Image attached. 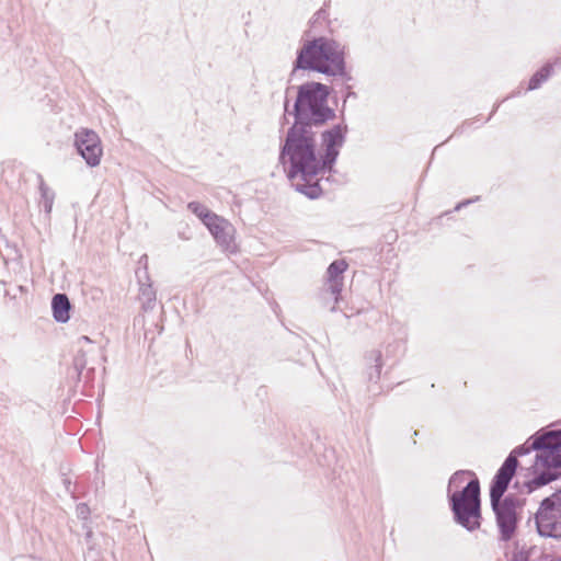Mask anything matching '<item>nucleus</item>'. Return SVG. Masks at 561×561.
I'll list each match as a JSON object with an SVG mask.
<instances>
[{"label":"nucleus","mask_w":561,"mask_h":561,"mask_svg":"<svg viewBox=\"0 0 561 561\" xmlns=\"http://www.w3.org/2000/svg\"><path fill=\"white\" fill-rule=\"evenodd\" d=\"M317 128L291 125L280 147L279 161L285 167L287 161V176L289 180L300 178H316L324 173L320 157L317 152Z\"/></svg>","instance_id":"nucleus-1"},{"label":"nucleus","mask_w":561,"mask_h":561,"mask_svg":"<svg viewBox=\"0 0 561 561\" xmlns=\"http://www.w3.org/2000/svg\"><path fill=\"white\" fill-rule=\"evenodd\" d=\"M300 70H312L327 76L352 79L346 72L345 46L325 36L306 41L297 50L289 81L295 80Z\"/></svg>","instance_id":"nucleus-2"},{"label":"nucleus","mask_w":561,"mask_h":561,"mask_svg":"<svg viewBox=\"0 0 561 561\" xmlns=\"http://www.w3.org/2000/svg\"><path fill=\"white\" fill-rule=\"evenodd\" d=\"M330 88L321 82H306L297 88V96L293 111L289 112V99L284 101L285 113L293 115L294 125L320 128L336 116L329 106Z\"/></svg>","instance_id":"nucleus-3"},{"label":"nucleus","mask_w":561,"mask_h":561,"mask_svg":"<svg viewBox=\"0 0 561 561\" xmlns=\"http://www.w3.org/2000/svg\"><path fill=\"white\" fill-rule=\"evenodd\" d=\"M533 448L538 451L535 457V466L540 468L536 476L525 482L527 492L549 484L561 476V430L548 432L542 437L533 440Z\"/></svg>","instance_id":"nucleus-4"},{"label":"nucleus","mask_w":561,"mask_h":561,"mask_svg":"<svg viewBox=\"0 0 561 561\" xmlns=\"http://www.w3.org/2000/svg\"><path fill=\"white\" fill-rule=\"evenodd\" d=\"M510 483L499 478L492 479L490 484V503L495 515L500 539L503 541H510L514 537L519 523L517 510L523 506L514 494L504 496Z\"/></svg>","instance_id":"nucleus-5"},{"label":"nucleus","mask_w":561,"mask_h":561,"mask_svg":"<svg viewBox=\"0 0 561 561\" xmlns=\"http://www.w3.org/2000/svg\"><path fill=\"white\" fill-rule=\"evenodd\" d=\"M450 510L457 524L469 531L481 526L480 482L472 478L461 490L448 493Z\"/></svg>","instance_id":"nucleus-6"},{"label":"nucleus","mask_w":561,"mask_h":561,"mask_svg":"<svg viewBox=\"0 0 561 561\" xmlns=\"http://www.w3.org/2000/svg\"><path fill=\"white\" fill-rule=\"evenodd\" d=\"M534 520L541 537L561 539V491L541 501Z\"/></svg>","instance_id":"nucleus-7"},{"label":"nucleus","mask_w":561,"mask_h":561,"mask_svg":"<svg viewBox=\"0 0 561 561\" xmlns=\"http://www.w3.org/2000/svg\"><path fill=\"white\" fill-rule=\"evenodd\" d=\"M348 131L346 124H336L321 133V146L323 152L319 154L323 172L331 173L340 154V149L344 146L346 134Z\"/></svg>","instance_id":"nucleus-8"},{"label":"nucleus","mask_w":561,"mask_h":561,"mask_svg":"<svg viewBox=\"0 0 561 561\" xmlns=\"http://www.w3.org/2000/svg\"><path fill=\"white\" fill-rule=\"evenodd\" d=\"M75 146L79 154L91 168L101 162L103 149L99 135L91 129H80L75 134Z\"/></svg>","instance_id":"nucleus-9"},{"label":"nucleus","mask_w":561,"mask_h":561,"mask_svg":"<svg viewBox=\"0 0 561 561\" xmlns=\"http://www.w3.org/2000/svg\"><path fill=\"white\" fill-rule=\"evenodd\" d=\"M543 435H534L529 438L531 440L530 445L527 446L526 444L520 445L516 448H514L510 455L506 457L502 466L496 471L493 479H504L506 482H511L516 473L517 467H518V457L523 455L529 454L531 450H535L533 448V440L536 437H542Z\"/></svg>","instance_id":"nucleus-10"},{"label":"nucleus","mask_w":561,"mask_h":561,"mask_svg":"<svg viewBox=\"0 0 561 561\" xmlns=\"http://www.w3.org/2000/svg\"><path fill=\"white\" fill-rule=\"evenodd\" d=\"M345 260H335L327 268V290L331 293L335 305L342 300L341 291L344 286L343 273L347 268Z\"/></svg>","instance_id":"nucleus-11"},{"label":"nucleus","mask_w":561,"mask_h":561,"mask_svg":"<svg viewBox=\"0 0 561 561\" xmlns=\"http://www.w3.org/2000/svg\"><path fill=\"white\" fill-rule=\"evenodd\" d=\"M205 226L221 248L231 249L234 229L228 220L216 215V219L206 222Z\"/></svg>","instance_id":"nucleus-12"},{"label":"nucleus","mask_w":561,"mask_h":561,"mask_svg":"<svg viewBox=\"0 0 561 561\" xmlns=\"http://www.w3.org/2000/svg\"><path fill=\"white\" fill-rule=\"evenodd\" d=\"M71 305L66 294H56L51 299V310L57 322L66 323L70 319Z\"/></svg>","instance_id":"nucleus-13"},{"label":"nucleus","mask_w":561,"mask_h":561,"mask_svg":"<svg viewBox=\"0 0 561 561\" xmlns=\"http://www.w3.org/2000/svg\"><path fill=\"white\" fill-rule=\"evenodd\" d=\"M39 192H41V201L39 205L43 207L44 211L49 215L53 208L54 199H55V193L51 188H49L43 178L39 175Z\"/></svg>","instance_id":"nucleus-14"},{"label":"nucleus","mask_w":561,"mask_h":561,"mask_svg":"<svg viewBox=\"0 0 561 561\" xmlns=\"http://www.w3.org/2000/svg\"><path fill=\"white\" fill-rule=\"evenodd\" d=\"M313 178H308L307 180H302L304 183H296V191L306 195L310 199H316L321 196L322 188L318 182L310 183L309 181Z\"/></svg>","instance_id":"nucleus-15"},{"label":"nucleus","mask_w":561,"mask_h":561,"mask_svg":"<svg viewBox=\"0 0 561 561\" xmlns=\"http://www.w3.org/2000/svg\"><path fill=\"white\" fill-rule=\"evenodd\" d=\"M139 300L145 311L151 310L156 304V290L150 284H141L139 289Z\"/></svg>","instance_id":"nucleus-16"},{"label":"nucleus","mask_w":561,"mask_h":561,"mask_svg":"<svg viewBox=\"0 0 561 561\" xmlns=\"http://www.w3.org/2000/svg\"><path fill=\"white\" fill-rule=\"evenodd\" d=\"M552 73V65L551 64H547L545 65L543 67H541L538 71H536L530 80H529V84H528V90H535V89H538L541 83H543Z\"/></svg>","instance_id":"nucleus-17"},{"label":"nucleus","mask_w":561,"mask_h":561,"mask_svg":"<svg viewBox=\"0 0 561 561\" xmlns=\"http://www.w3.org/2000/svg\"><path fill=\"white\" fill-rule=\"evenodd\" d=\"M188 210L196 215L204 225L210 220L216 219V214L210 211L206 206L198 202H191L187 204Z\"/></svg>","instance_id":"nucleus-18"},{"label":"nucleus","mask_w":561,"mask_h":561,"mask_svg":"<svg viewBox=\"0 0 561 561\" xmlns=\"http://www.w3.org/2000/svg\"><path fill=\"white\" fill-rule=\"evenodd\" d=\"M369 358L375 362V366L368 373V378L370 381H377L380 378L382 367L381 353L379 351H371Z\"/></svg>","instance_id":"nucleus-19"},{"label":"nucleus","mask_w":561,"mask_h":561,"mask_svg":"<svg viewBox=\"0 0 561 561\" xmlns=\"http://www.w3.org/2000/svg\"><path fill=\"white\" fill-rule=\"evenodd\" d=\"M468 476L477 478L476 474L469 470H459V471L455 472L449 479L448 493H453L451 488L458 489L465 482V479Z\"/></svg>","instance_id":"nucleus-20"},{"label":"nucleus","mask_w":561,"mask_h":561,"mask_svg":"<svg viewBox=\"0 0 561 561\" xmlns=\"http://www.w3.org/2000/svg\"><path fill=\"white\" fill-rule=\"evenodd\" d=\"M76 512H77V516L80 519L85 520L89 518L90 507L85 503H80L77 505Z\"/></svg>","instance_id":"nucleus-21"},{"label":"nucleus","mask_w":561,"mask_h":561,"mask_svg":"<svg viewBox=\"0 0 561 561\" xmlns=\"http://www.w3.org/2000/svg\"><path fill=\"white\" fill-rule=\"evenodd\" d=\"M84 367H85V360H84L83 356H77L75 358V368L78 371L79 376L81 375Z\"/></svg>","instance_id":"nucleus-22"},{"label":"nucleus","mask_w":561,"mask_h":561,"mask_svg":"<svg viewBox=\"0 0 561 561\" xmlns=\"http://www.w3.org/2000/svg\"><path fill=\"white\" fill-rule=\"evenodd\" d=\"M325 18H327V11L324 9H320L319 11H317L314 13L312 23H316L320 19H325Z\"/></svg>","instance_id":"nucleus-23"},{"label":"nucleus","mask_w":561,"mask_h":561,"mask_svg":"<svg viewBox=\"0 0 561 561\" xmlns=\"http://www.w3.org/2000/svg\"><path fill=\"white\" fill-rule=\"evenodd\" d=\"M474 199H467L465 202H461L459 203L456 207H455V210H459L460 208H462L463 206H467L469 204H471Z\"/></svg>","instance_id":"nucleus-24"},{"label":"nucleus","mask_w":561,"mask_h":561,"mask_svg":"<svg viewBox=\"0 0 561 561\" xmlns=\"http://www.w3.org/2000/svg\"><path fill=\"white\" fill-rule=\"evenodd\" d=\"M78 342L79 343H81V342L90 343L91 340L87 335H82L79 337Z\"/></svg>","instance_id":"nucleus-25"},{"label":"nucleus","mask_w":561,"mask_h":561,"mask_svg":"<svg viewBox=\"0 0 561 561\" xmlns=\"http://www.w3.org/2000/svg\"><path fill=\"white\" fill-rule=\"evenodd\" d=\"M499 106H500V104H495V106H494V108H493L492 113L490 114V116L488 117V119H486V121H489V119L491 118V116H492V115H493V113L499 108Z\"/></svg>","instance_id":"nucleus-26"},{"label":"nucleus","mask_w":561,"mask_h":561,"mask_svg":"<svg viewBox=\"0 0 561 561\" xmlns=\"http://www.w3.org/2000/svg\"><path fill=\"white\" fill-rule=\"evenodd\" d=\"M513 561H527L525 558H515Z\"/></svg>","instance_id":"nucleus-27"},{"label":"nucleus","mask_w":561,"mask_h":561,"mask_svg":"<svg viewBox=\"0 0 561 561\" xmlns=\"http://www.w3.org/2000/svg\"><path fill=\"white\" fill-rule=\"evenodd\" d=\"M336 310L335 305L331 308V311L334 312Z\"/></svg>","instance_id":"nucleus-28"}]
</instances>
